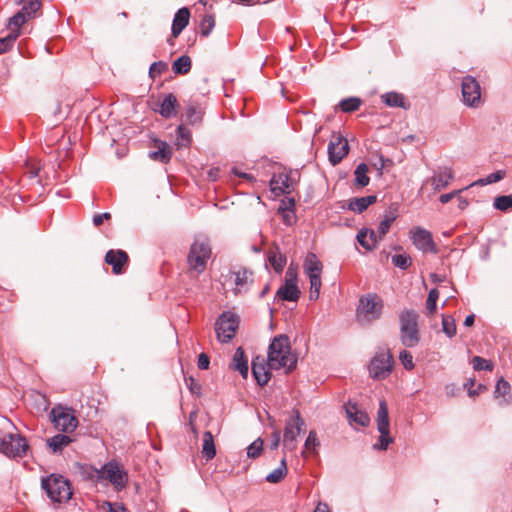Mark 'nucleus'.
I'll use <instances>...</instances> for the list:
<instances>
[{
	"label": "nucleus",
	"instance_id": "nucleus-14",
	"mask_svg": "<svg viewBox=\"0 0 512 512\" xmlns=\"http://www.w3.org/2000/svg\"><path fill=\"white\" fill-rule=\"evenodd\" d=\"M276 296L284 301H297L300 297V290L297 286V274L292 268L286 271L285 282L279 287Z\"/></svg>",
	"mask_w": 512,
	"mask_h": 512
},
{
	"label": "nucleus",
	"instance_id": "nucleus-52",
	"mask_svg": "<svg viewBox=\"0 0 512 512\" xmlns=\"http://www.w3.org/2000/svg\"><path fill=\"white\" fill-rule=\"evenodd\" d=\"M18 36V33H10L6 37L0 38V54L10 50Z\"/></svg>",
	"mask_w": 512,
	"mask_h": 512
},
{
	"label": "nucleus",
	"instance_id": "nucleus-63",
	"mask_svg": "<svg viewBox=\"0 0 512 512\" xmlns=\"http://www.w3.org/2000/svg\"><path fill=\"white\" fill-rule=\"evenodd\" d=\"M314 512H330V510L327 504L319 503Z\"/></svg>",
	"mask_w": 512,
	"mask_h": 512
},
{
	"label": "nucleus",
	"instance_id": "nucleus-39",
	"mask_svg": "<svg viewBox=\"0 0 512 512\" xmlns=\"http://www.w3.org/2000/svg\"><path fill=\"white\" fill-rule=\"evenodd\" d=\"M396 219V209L394 211H388L383 220L378 225V233L380 234V238H383L387 232L389 231L392 223Z\"/></svg>",
	"mask_w": 512,
	"mask_h": 512
},
{
	"label": "nucleus",
	"instance_id": "nucleus-17",
	"mask_svg": "<svg viewBox=\"0 0 512 512\" xmlns=\"http://www.w3.org/2000/svg\"><path fill=\"white\" fill-rule=\"evenodd\" d=\"M415 247L423 252L437 253L436 245L429 231L415 227L410 231Z\"/></svg>",
	"mask_w": 512,
	"mask_h": 512
},
{
	"label": "nucleus",
	"instance_id": "nucleus-62",
	"mask_svg": "<svg viewBox=\"0 0 512 512\" xmlns=\"http://www.w3.org/2000/svg\"><path fill=\"white\" fill-rule=\"evenodd\" d=\"M281 441V433L279 430H275L272 433V440L270 444V448L272 450L277 449Z\"/></svg>",
	"mask_w": 512,
	"mask_h": 512
},
{
	"label": "nucleus",
	"instance_id": "nucleus-47",
	"mask_svg": "<svg viewBox=\"0 0 512 512\" xmlns=\"http://www.w3.org/2000/svg\"><path fill=\"white\" fill-rule=\"evenodd\" d=\"M26 21H28L27 18L20 11H18L9 19V28L12 31L11 33L19 34L18 30Z\"/></svg>",
	"mask_w": 512,
	"mask_h": 512
},
{
	"label": "nucleus",
	"instance_id": "nucleus-22",
	"mask_svg": "<svg viewBox=\"0 0 512 512\" xmlns=\"http://www.w3.org/2000/svg\"><path fill=\"white\" fill-rule=\"evenodd\" d=\"M190 11L188 8H180L174 15L172 23V36L177 38L189 23Z\"/></svg>",
	"mask_w": 512,
	"mask_h": 512
},
{
	"label": "nucleus",
	"instance_id": "nucleus-11",
	"mask_svg": "<svg viewBox=\"0 0 512 512\" xmlns=\"http://www.w3.org/2000/svg\"><path fill=\"white\" fill-rule=\"evenodd\" d=\"M99 477L108 480L117 491L124 489L128 482L127 473L115 461L107 462L99 471Z\"/></svg>",
	"mask_w": 512,
	"mask_h": 512
},
{
	"label": "nucleus",
	"instance_id": "nucleus-51",
	"mask_svg": "<svg viewBox=\"0 0 512 512\" xmlns=\"http://www.w3.org/2000/svg\"><path fill=\"white\" fill-rule=\"evenodd\" d=\"M262 450L263 440L258 438L247 447V456L253 459L257 458L262 453Z\"/></svg>",
	"mask_w": 512,
	"mask_h": 512
},
{
	"label": "nucleus",
	"instance_id": "nucleus-20",
	"mask_svg": "<svg viewBox=\"0 0 512 512\" xmlns=\"http://www.w3.org/2000/svg\"><path fill=\"white\" fill-rule=\"evenodd\" d=\"M105 262L112 266L114 274H121L123 266L128 262V255L123 250H109L105 255Z\"/></svg>",
	"mask_w": 512,
	"mask_h": 512
},
{
	"label": "nucleus",
	"instance_id": "nucleus-54",
	"mask_svg": "<svg viewBox=\"0 0 512 512\" xmlns=\"http://www.w3.org/2000/svg\"><path fill=\"white\" fill-rule=\"evenodd\" d=\"M168 69V65L164 61H157L151 64L149 68V75L151 78H156L160 76L164 71Z\"/></svg>",
	"mask_w": 512,
	"mask_h": 512
},
{
	"label": "nucleus",
	"instance_id": "nucleus-13",
	"mask_svg": "<svg viewBox=\"0 0 512 512\" xmlns=\"http://www.w3.org/2000/svg\"><path fill=\"white\" fill-rule=\"evenodd\" d=\"M393 366V357L389 351H380L376 353L370 362L369 371L373 378L384 379L386 378Z\"/></svg>",
	"mask_w": 512,
	"mask_h": 512
},
{
	"label": "nucleus",
	"instance_id": "nucleus-41",
	"mask_svg": "<svg viewBox=\"0 0 512 512\" xmlns=\"http://www.w3.org/2000/svg\"><path fill=\"white\" fill-rule=\"evenodd\" d=\"M40 7L41 3L39 0H30L23 5L20 12L29 20L36 14Z\"/></svg>",
	"mask_w": 512,
	"mask_h": 512
},
{
	"label": "nucleus",
	"instance_id": "nucleus-7",
	"mask_svg": "<svg viewBox=\"0 0 512 512\" xmlns=\"http://www.w3.org/2000/svg\"><path fill=\"white\" fill-rule=\"evenodd\" d=\"M29 446L20 434L7 433L0 439V452L9 458H21L26 455Z\"/></svg>",
	"mask_w": 512,
	"mask_h": 512
},
{
	"label": "nucleus",
	"instance_id": "nucleus-38",
	"mask_svg": "<svg viewBox=\"0 0 512 512\" xmlns=\"http://www.w3.org/2000/svg\"><path fill=\"white\" fill-rule=\"evenodd\" d=\"M286 474H287L286 460H285V458H283L281 460V463H280L279 467H277L272 472H270L266 476L265 479L269 483H278V482H280L284 478V476Z\"/></svg>",
	"mask_w": 512,
	"mask_h": 512
},
{
	"label": "nucleus",
	"instance_id": "nucleus-53",
	"mask_svg": "<svg viewBox=\"0 0 512 512\" xmlns=\"http://www.w3.org/2000/svg\"><path fill=\"white\" fill-rule=\"evenodd\" d=\"M319 441L317 438V434L314 430H311L305 440V450L309 452H316V448L319 446Z\"/></svg>",
	"mask_w": 512,
	"mask_h": 512
},
{
	"label": "nucleus",
	"instance_id": "nucleus-46",
	"mask_svg": "<svg viewBox=\"0 0 512 512\" xmlns=\"http://www.w3.org/2000/svg\"><path fill=\"white\" fill-rule=\"evenodd\" d=\"M26 21H28L27 18L20 11H18L9 19V28L12 31L11 33L19 34L18 30Z\"/></svg>",
	"mask_w": 512,
	"mask_h": 512
},
{
	"label": "nucleus",
	"instance_id": "nucleus-43",
	"mask_svg": "<svg viewBox=\"0 0 512 512\" xmlns=\"http://www.w3.org/2000/svg\"><path fill=\"white\" fill-rule=\"evenodd\" d=\"M504 176H505V172L498 170L496 172L489 174L485 178L475 181L470 186H474V185H482L483 186V185L493 184V183H496V182L502 180L504 178Z\"/></svg>",
	"mask_w": 512,
	"mask_h": 512
},
{
	"label": "nucleus",
	"instance_id": "nucleus-45",
	"mask_svg": "<svg viewBox=\"0 0 512 512\" xmlns=\"http://www.w3.org/2000/svg\"><path fill=\"white\" fill-rule=\"evenodd\" d=\"M472 365L473 369L476 371H492L493 370V363L489 360H486L480 356H474L472 358Z\"/></svg>",
	"mask_w": 512,
	"mask_h": 512
},
{
	"label": "nucleus",
	"instance_id": "nucleus-4",
	"mask_svg": "<svg viewBox=\"0 0 512 512\" xmlns=\"http://www.w3.org/2000/svg\"><path fill=\"white\" fill-rule=\"evenodd\" d=\"M383 300L375 293H368L359 299L357 319L361 323H371L378 320L383 311Z\"/></svg>",
	"mask_w": 512,
	"mask_h": 512
},
{
	"label": "nucleus",
	"instance_id": "nucleus-12",
	"mask_svg": "<svg viewBox=\"0 0 512 512\" xmlns=\"http://www.w3.org/2000/svg\"><path fill=\"white\" fill-rule=\"evenodd\" d=\"M461 92L465 105L477 108L482 104L481 87L479 82L472 76H465L461 84Z\"/></svg>",
	"mask_w": 512,
	"mask_h": 512
},
{
	"label": "nucleus",
	"instance_id": "nucleus-21",
	"mask_svg": "<svg viewBox=\"0 0 512 512\" xmlns=\"http://www.w3.org/2000/svg\"><path fill=\"white\" fill-rule=\"evenodd\" d=\"M382 239L383 238H380L378 230L375 231L373 229L361 230L357 235V240L359 244L367 250H372L376 248L377 244Z\"/></svg>",
	"mask_w": 512,
	"mask_h": 512
},
{
	"label": "nucleus",
	"instance_id": "nucleus-32",
	"mask_svg": "<svg viewBox=\"0 0 512 512\" xmlns=\"http://www.w3.org/2000/svg\"><path fill=\"white\" fill-rule=\"evenodd\" d=\"M72 439L64 434H57L52 438L47 439V445L53 453H60L64 447L68 446Z\"/></svg>",
	"mask_w": 512,
	"mask_h": 512
},
{
	"label": "nucleus",
	"instance_id": "nucleus-48",
	"mask_svg": "<svg viewBox=\"0 0 512 512\" xmlns=\"http://www.w3.org/2000/svg\"><path fill=\"white\" fill-rule=\"evenodd\" d=\"M215 26V19L212 15H205L200 23L201 35L207 37Z\"/></svg>",
	"mask_w": 512,
	"mask_h": 512
},
{
	"label": "nucleus",
	"instance_id": "nucleus-8",
	"mask_svg": "<svg viewBox=\"0 0 512 512\" xmlns=\"http://www.w3.org/2000/svg\"><path fill=\"white\" fill-rule=\"evenodd\" d=\"M377 430L380 433L379 442L373 445L375 450H386L393 438L390 436V422L388 416V406L385 400H381L377 411Z\"/></svg>",
	"mask_w": 512,
	"mask_h": 512
},
{
	"label": "nucleus",
	"instance_id": "nucleus-6",
	"mask_svg": "<svg viewBox=\"0 0 512 512\" xmlns=\"http://www.w3.org/2000/svg\"><path fill=\"white\" fill-rule=\"evenodd\" d=\"M211 248L206 239L197 238L191 245L188 254V264L190 268L201 273L206 268L207 260L210 258Z\"/></svg>",
	"mask_w": 512,
	"mask_h": 512
},
{
	"label": "nucleus",
	"instance_id": "nucleus-24",
	"mask_svg": "<svg viewBox=\"0 0 512 512\" xmlns=\"http://www.w3.org/2000/svg\"><path fill=\"white\" fill-rule=\"evenodd\" d=\"M252 373L260 386L266 385L270 380V372L266 368L263 358L257 357L252 361Z\"/></svg>",
	"mask_w": 512,
	"mask_h": 512
},
{
	"label": "nucleus",
	"instance_id": "nucleus-5",
	"mask_svg": "<svg viewBox=\"0 0 512 512\" xmlns=\"http://www.w3.org/2000/svg\"><path fill=\"white\" fill-rule=\"evenodd\" d=\"M322 269L323 265L316 254L309 253L304 261V271L310 281L309 299L312 301L317 300L320 295Z\"/></svg>",
	"mask_w": 512,
	"mask_h": 512
},
{
	"label": "nucleus",
	"instance_id": "nucleus-34",
	"mask_svg": "<svg viewBox=\"0 0 512 512\" xmlns=\"http://www.w3.org/2000/svg\"><path fill=\"white\" fill-rule=\"evenodd\" d=\"M149 157L153 160L167 163L171 159V150L165 142L160 141L158 144V149L156 151L150 152Z\"/></svg>",
	"mask_w": 512,
	"mask_h": 512
},
{
	"label": "nucleus",
	"instance_id": "nucleus-15",
	"mask_svg": "<svg viewBox=\"0 0 512 512\" xmlns=\"http://www.w3.org/2000/svg\"><path fill=\"white\" fill-rule=\"evenodd\" d=\"M51 415L58 430L69 433L76 429L78 420L69 409L58 406L52 409Z\"/></svg>",
	"mask_w": 512,
	"mask_h": 512
},
{
	"label": "nucleus",
	"instance_id": "nucleus-55",
	"mask_svg": "<svg viewBox=\"0 0 512 512\" xmlns=\"http://www.w3.org/2000/svg\"><path fill=\"white\" fill-rule=\"evenodd\" d=\"M439 297V292L437 289L430 290L428 294V298L426 301V308L429 313H433L436 310V303Z\"/></svg>",
	"mask_w": 512,
	"mask_h": 512
},
{
	"label": "nucleus",
	"instance_id": "nucleus-57",
	"mask_svg": "<svg viewBox=\"0 0 512 512\" xmlns=\"http://www.w3.org/2000/svg\"><path fill=\"white\" fill-rule=\"evenodd\" d=\"M103 507H107L109 512H129L122 503L119 502H104Z\"/></svg>",
	"mask_w": 512,
	"mask_h": 512
},
{
	"label": "nucleus",
	"instance_id": "nucleus-2",
	"mask_svg": "<svg viewBox=\"0 0 512 512\" xmlns=\"http://www.w3.org/2000/svg\"><path fill=\"white\" fill-rule=\"evenodd\" d=\"M42 489L52 502H67L72 497L70 482L61 475L51 474L41 481Z\"/></svg>",
	"mask_w": 512,
	"mask_h": 512
},
{
	"label": "nucleus",
	"instance_id": "nucleus-1",
	"mask_svg": "<svg viewBox=\"0 0 512 512\" xmlns=\"http://www.w3.org/2000/svg\"><path fill=\"white\" fill-rule=\"evenodd\" d=\"M269 369H286L287 372L296 368L297 358L291 353L289 337L285 334L275 336L268 348Z\"/></svg>",
	"mask_w": 512,
	"mask_h": 512
},
{
	"label": "nucleus",
	"instance_id": "nucleus-29",
	"mask_svg": "<svg viewBox=\"0 0 512 512\" xmlns=\"http://www.w3.org/2000/svg\"><path fill=\"white\" fill-rule=\"evenodd\" d=\"M177 105V98L172 93L166 95L162 100L158 112L166 119L175 115V107Z\"/></svg>",
	"mask_w": 512,
	"mask_h": 512
},
{
	"label": "nucleus",
	"instance_id": "nucleus-60",
	"mask_svg": "<svg viewBox=\"0 0 512 512\" xmlns=\"http://www.w3.org/2000/svg\"><path fill=\"white\" fill-rule=\"evenodd\" d=\"M110 218H111V214L108 212H105V213H101V214H95L93 216L92 221L95 226H100L104 222V220H108Z\"/></svg>",
	"mask_w": 512,
	"mask_h": 512
},
{
	"label": "nucleus",
	"instance_id": "nucleus-25",
	"mask_svg": "<svg viewBox=\"0 0 512 512\" xmlns=\"http://www.w3.org/2000/svg\"><path fill=\"white\" fill-rule=\"evenodd\" d=\"M494 396L495 398H502L499 402L500 405L509 404L512 399L510 383L504 378H500L496 383Z\"/></svg>",
	"mask_w": 512,
	"mask_h": 512
},
{
	"label": "nucleus",
	"instance_id": "nucleus-16",
	"mask_svg": "<svg viewBox=\"0 0 512 512\" xmlns=\"http://www.w3.org/2000/svg\"><path fill=\"white\" fill-rule=\"evenodd\" d=\"M348 151V141L340 134L333 135L328 145V155L330 163L332 165H337L347 155Z\"/></svg>",
	"mask_w": 512,
	"mask_h": 512
},
{
	"label": "nucleus",
	"instance_id": "nucleus-10",
	"mask_svg": "<svg viewBox=\"0 0 512 512\" xmlns=\"http://www.w3.org/2000/svg\"><path fill=\"white\" fill-rule=\"evenodd\" d=\"M305 422L298 410H293L291 416L287 419L284 434L283 447L290 451L296 448V438L302 432Z\"/></svg>",
	"mask_w": 512,
	"mask_h": 512
},
{
	"label": "nucleus",
	"instance_id": "nucleus-58",
	"mask_svg": "<svg viewBox=\"0 0 512 512\" xmlns=\"http://www.w3.org/2000/svg\"><path fill=\"white\" fill-rule=\"evenodd\" d=\"M177 135L182 141L185 142V143H182V145L188 144L190 142V139H191L190 131L187 130L183 125L178 126Z\"/></svg>",
	"mask_w": 512,
	"mask_h": 512
},
{
	"label": "nucleus",
	"instance_id": "nucleus-61",
	"mask_svg": "<svg viewBox=\"0 0 512 512\" xmlns=\"http://www.w3.org/2000/svg\"><path fill=\"white\" fill-rule=\"evenodd\" d=\"M462 190H455V191H452L450 193H445V194H442L440 197H439V201L442 203V204H446L448 203L449 201H451L454 197L458 196V194L461 192Z\"/></svg>",
	"mask_w": 512,
	"mask_h": 512
},
{
	"label": "nucleus",
	"instance_id": "nucleus-42",
	"mask_svg": "<svg viewBox=\"0 0 512 512\" xmlns=\"http://www.w3.org/2000/svg\"><path fill=\"white\" fill-rule=\"evenodd\" d=\"M361 105V100L357 97H350L340 101L339 107L343 112L356 111Z\"/></svg>",
	"mask_w": 512,
	"mask_h": 512
},
{
	"label": "nucleus",
	"instance_id": "nucleus-35",
	"mask_svg": "<svg viewBox=\"0 0 512 512\" xmlns=\"http://www.w3.org/2000/svg\"><path fill=\"white\" fill-rule=\"evenodd\" d=\"M294 199H289V205H285L284 207L281 205L278 209L279 213L282 215V219L285 225L291 226L296 222V215L294 212Z\"/></svg>",
	"mask_w": 512,
	"mask_h": 512
},
{
	"label": "nucleus",
	"instance_id": "nucleus-56",
	"mask_svg": "<svg viewBox=\"0 0 512 512\" xmlns=\"http://www.w3.org/2000/svg\"><path fill=\"white\" fill-rule=\"evenodd\" d=\"M399 359L407 370H412L414 368L413 357L410 352L406 350L401 351Z\"/></svg>",
	"mask_w": 512,
	"mask_h": 512
},
{
	"label": "nucleus",
	"instance_id": "nucleus-26",
	"mask_svg": "<svg viewBox=\"0 0 512 512\" xmlns=\"http://www.w3.org/2000/svg\"><path fill=\"white\" fill-rule=\"evenodd\" d=\"M376 200L377 198L375 195L353 198L348 203V209L356 213H362L370 205L374 204Z\"/></svg>",
	"mask_w": 512,
	"mask_h": 512
},
{
	"label": "nucleus",
	"instance_id": "nucleus-3",
	"mask_svg": "<svg viewBox=\"0 0 512 512\" xmlns=\"http://www.w3.org/2000/svg\"><path fill=\"white\" fill-rule=\"evenodd\" d=\"M400 340L405 347H415L420 341L418 314L415 310H404L399 316Z\"/></svg>",
	"mask_w": 512,
	"mask_h": 512
},
{
	"label": "nucleus",
	"instance_id": "nucleus-40",
	"mask_svg": "<svg viewBox=\"0 0 512 512\" xmlns=\"http://www.w3.org/2000/svg\"><path fill=\"white\" fill-rule=\"evenodd\" d=\"M442 330L449 337L452 338L456 334L455 319L451 315L442 316Z\"/></svg>",
	"mask_w": 512,
	"mask_h": 512
},
{
	"label": "nucleus",
	"instance_id": "nucleus-19",
	"mask_svg": "<svg viewBox=\"0 0 512 512\" xmlns=\"http://www.w3.org/2000/svg\"><path fill=\"white\" fill-rule=\"evenodd\" d=\"M454 179V173L451 168H439L434 172L433 176L428 178L425 183H430L434 192H439L445 189L450 182Z\"/></svg>",
	"mask_w": 512,
	"mask_h": 512
},
{
	"label": "nucleus",
	"instance_id": "nucleus-49",
	"mask_svg": "<svg viewBox=\"0 0 512 512\" xmlns=\"http://www.w3.org/2000/svg\"><path fill=\"white\" fill-rule=\"evenodd\" d=\"M391 260L394 266L403 270H406L412 263L410 256L407 254L393 255Z\"/></svg>",
	"mask_w": 512,
	"mask_h": 512
},
{
	"label": "nucleus",
	"instance_id": "nucleus-36",
	"mask_svg": "<svg viewBox=\"0 0 512 512\" xmlns=\"http://www.w3.org/2000/svg\"><path fill=\"white\" fill-rule=\"evenodd\" d=\"M192 62L189 56L182 55L172 64V70L177 75H185L191 70Z\"/></svg>",
	"mask_w": 512,
	"mask_h": 512
},
{
	"label": "nucleus",
	"instance_id": "nucleus-64",
	"mask_svg": "<svg viewBox=\"0 0 512 512\" xmlns=\"http://www.w3.org/2000/svg\"><path fill=\"white\" fill-rule=\"evenodd\" d=\"M475 316L473 314L468 315L464 320V325L470 327L474 324Z\"/></svg>",
	"mask_w": 512,
	"mask_h": 512
},
{
	"label": "nucleus",
	"instance_id": "nucleus-9",
	"mask_svg": "<svg viewBox=\"0 0 512 512\" xmlns=\"http://www.w3.org/2000/svg\"><path fill=\"white\" fill-rule=\"evenodd\" d=\"M238 325L239 318L236 314L223 312L215 323L217 339L222 343H228L235 336Z\"/></svg>",
	"mask_w": 512,
	"mask_h": 512
},
{
	"label": "nucleus",
	"instance_id": "nucleus-31",
	"mask_svg": "<svg viewBox=\"0 0 512 512\" xmlns=\"http://www.w3.org/2000/svg\"><path fill=\"white\" fill-rule=\"evenodd\" d=\"M203 109L197 103L190 102L186 108V122L191 125L199 124L203 118Z\"/></svg>",
	"mask_w": 512,
	"mask_h": 512
},
{
	"label": "nucleus",
	"instance_id": "nucleus-59",
	"mask_svg": "<svg viewBox=\"0 0 512 512\" xmlns=\"http://www.w3.org/2000/svg\"><path fill=\"white\" fill-rule=\"evenodd\" d=\"M210 359L205 353H201L198 356L197 366L200 370H206L209 368Z\"/></svg>",
	"mask_w": 512,
	"mask_h": 512
},
{
	"label": "nucleus",
	"instance_id": "nucleus-23",
	"mask_svg": "<svg viewBox=\"0 0 512 512\" xmlns=\"http://www.w3.org/2000/svg\"><path fill=\"white\" fill-rule=\"evenodd\" d=\"M234 279V293H242L247 291L250 283H252V272L247 269H240L232 273Z\"/></svg>",
	"mask_w": 512,
	"mask_h": 512
},
{
	"label": "nucleus",
	"instance_id": "nucleus-30",
	"mask_svg": "<svg viewBox=\"0 0 512 512\" xmlns=\"http://www.w3.org/2000/svg\"><path fill=\"white\" fill-rule=\"evenodd\" d=\"M381 100L389 107H400L408 109L410 104L406 102L404 96L397 92H387L381 96Z\"/></svg>",
	"mask_w": 512,
	"mask_h": 512
},
{
	"label": "nucleus",
	"instance_id": "nucleus-33",
	"mask_svg": "<svg viewBox=\"0 0 512 512\" xmlns=\"http://www.w3.org/2000/svg\"><path fill=\"white\" fill-rule=\"evenodd\" d=\"M202 454L207 460L213 459L216 455L214 438L210 431L203 434Z\"/></svg>",
	"mask_w": 512,
	"mask_h": 512
},
{
	"label": "nucleus",
	"instance_id": "nucleus-44",
	"mask_svg": "<svg viewBox=\"0 0 512 512\" xmlns=\"http://www.w3.org/2000/svg\"><path fill=\"white\" fill-rule=\"evenodd\" d=\"M268 260L276 272H281L286 264L285 256L280 253H270Z\"/></svg>",
	"mask_w": 512,
	"mask_h": 512
},
{
	"label": "nucleus",
	"instance_id": "nucleus-28",
	"mask_svg": "<svg viewBox=\"0 0 512 512\" xmlns=\"http://www.w3.org/2000/svg\"><path fill=\"white\" fill-rule=\"evenodd\" d=\"M232 368L238 371L242 377L248 375V361L242 347H238L233 355Z\"/></svg>",
	"mask_w": 512,
	"mask_h": 512
},
{
	"label": "nucleus",
	"instance_id": "nucleus-37",
	"mask_svg": "<svg viewBox=\"0 0 512 512\" xmlns=\"http://www.w3.org/2000/svg\"><path fill=\"white\" fill-rule=\"evenodd\" d=\"M368 170H369V168H368L367 164H365V163H360L356 167V169L354 171L355 185H357L359 187H365L369 184L370 178L367 175Z\"/></svg>",
	"mask_w": 512,
	"mask_h": 512
},
{
	"label": "nucleus",
	"instance_id": "nucleus-50",
	"mask_svg": "<svg viewBox=\"0 0 512 512\" xmlns=\"http://www.w3.org/2000/svg\"><path fill=\"white\" fill-rule=\"evenodd\" d=\"M494 207L500 211H507L512 207V196L502 195L496 197L494 200Z\"/></svg>",
	"mask_w": 512,
	"mask_h": 512
},
{
	"label": "nucleus",
	"instance_id": "nucleus-27",
	"mask_svg": "<svg viewBox=\"0 0 512 512\" xmlns=\"http://www.w3.org/2000/svg\"><path fill=\"white\" fill-rule=\"evenodd\" d=\"M270 185L275 193H277V190L280 193H290L292 189V181L287 174H279L277 177L273 176Z\"/></svg>",
	"mask_w": 512,
	"mask_h": 512
},
{
	"label": "nucleus",
	"instance_id": "nucleus-18",
	"mask_svg": "<svg viewBox=\"0 0 512 512\" xmlns=\"http://www.w3.org/2000/svg\"><path fill=\"white\" fill-rule=\"evenodd\" d=\"M346 417L349 424L353 427H367L370 423V418L367 412L358 407L356 403L348 402L345 406Z\"/></svg>",
	"mask_w": 512,
	"mask_h": 512
}]
</instances>
